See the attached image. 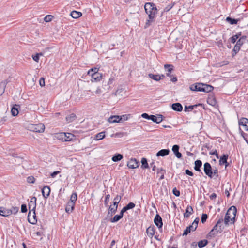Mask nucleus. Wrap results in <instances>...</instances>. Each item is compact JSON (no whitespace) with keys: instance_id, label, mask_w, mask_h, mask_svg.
<instances>
[{"instance_id":"obj_1","label":"nucleus","mask_w":248,"mask_h":248,"mask_svg":"<svg viewBox=\"0 0 248 248\" xmlns=\"http://www.w3.org/2000/svg\"><path fill=\"white\" fill-rule=\"evenodd\" d=\"M144 10L146 14L148 15V19H146L144 25V28L146 29L155 22L158 10L156 5L153 2H146L144 4Z\"/></svg>"},{"instance_id":"obj_2","label":"nucleus","mask_w":248,"mask_h":248,"mask_svg":"<svg viewBox=\"0 0 248 248\" xmlns=\"http://www.w3.org/2000/svg\"><path fill=\"white\" fill-rule=\"evenodd\" d=\"M214 87L211 85L202 82L192 84L189 87V89L192 91L204 93H210L214 90Z\"/></svg>"},{"instance_id":"obj_3","label":"nucleus","mask_w":248,"mask_h":248,"mask_svg":"<svg viewBox=\"0 0 248 248\" xmlns=\"http://www.w3.org/2000/svg\"><path fill=\"white\" fill-rule=\"evenodd\" d=\"M28 129L30 131L37 132L42 133L45 129V126L42 123H39L37 124H29L28 125Z\"/></svg>"},{"instance_id":"obj_4","label":"nucleus","mask_w":248,"mask_h":248,"mask_svg":"<svg viewBox=\"0 0 248 248\" xmlns=\"http://www.w3.org/2000/svg\"><path fill=\"white\" fill-rule=\"evenodd\" d=\"M36 201L37 198L35 197H32L31 198L30 201L28 203V207L29 210L28 216H30L31 211H35L36 207Z\"/></svg>"},{"instance_id":"obj_5","label":"nucleus","mask_w":248,"mask_h":248,"mask_svg":"<svg viewBox=\"0 0 248 248\" xmlns=\"http://www.w3.org/2000/svg\"><path fill=\"white\" fill-rule=\"evenodd\" d=\"M213 168L209 162H205L203 165V170L206 175L210 178H212Z\"/></svg>"},{"instance_id":"obj_6","label":"nucleus","mask_w":248,"mask_h":248,"mask_svg":"<svg viewBox=\"0 0 248 248\" xmlns=\"http://www.w3.org/2000/svg\"><path fill=\"white\" fill-rule=\"evenodd\" d=\"M154 222L159 229H162V218L158 214H156L154 219Z\"/></svg>"},{"instance_id":"obj_7","label":"nucleus","mask_w":248,"mask_h":248,"mask_svg":"<svg viewBox=\"0 0 248 248\" xmlns=\"http://www.w3.org/2000/svg\"><path fill=\"white\" fill-rule=\"evenodd\" d=\"M139 162L135 158H131L127 162V166L130 169H135L139 166Z\"/></svg>"},{"instance_id":"obj_8","label":"nucleus","mask_w":248,"mask_h":248,"mask_svg":"<svg viewBox=\"0 0 248 248\" xmlns=\"http://www.w3.org/2000/svg\"><path fill=\"white\" fill-rule=\"evenodd\" d=\"M201 106L205 109L204 105L202 103H198L193 105L185 106L184 111L185 112L191 111L194 108H196L197 107Z\"/></svg>"},{"instance_id":"obj_9","label":"nucleus","mask_w":248,"mask_h":248,"mask_svg":"<svg viewBox=\"0 0 248 248\" xmlns=\"http://www.w3.org/2000/svg\"><path fill=\"white\" fill-rule=\"evenodd\" d=\"M50 187L48 186H44L41 190L42 195L44 199H47L50 195Z\"/></svg>"},{"instance_id":"obj_10","label":"nucleus","mask_w":248,"mask_h":248,"mask_svg":"<svg viewBox=\"0 0 248 248\" xmlns=\"http://www.w3.org/2000/svg\"><path fill=\"white\" fill-rule=\"evenodd\" d=\"M207 103L212 106H216L217 104L216 98L213 93L209 94L208 97L207 99Z\"/></svg>"},{"instance_id":"obj_11","label":"nucleus","mask_w":248,"mask_h":248,"mask_svg":"<svg viewBox=\"0 0 248 248\" xmlns=\"http://www.w3.org/2000/svg\"><path fill=\"white\" fill-rule=\"evenodd\" d=\"M202 165V162L201 160L197 159L194 162V170L198 172H200L202 175H203V172L202 171L201 168Z\"/></svg>"},{"instance_id":"obj_12","label":"nucleus","mask_w":248,"mask_h":248,"mask_svg":"<svg viewBox=\"0 0 248 248\" xmlns=\"http://www.w3.org/2000/svg\"><path fill=\"white\" fill-rule=\"evenodd\" d=\"M118 207L110 204L108 207L107 217H109L114 215L117 211Z\"/></svg>"},{"instance_id":"obj_13","label":"nucleus","mask_w":248,"mask_h":248,"mask_svg":"<svg viewBox=\"0 0 248 248\" xmlns=\"http://www.w3.org/2000/svg\"><path fill=\"white\" fill-rule=\"evenodd\" d=\"M10 81L7 79L2 81L0 83V96L2 95L4 93L6 85Z\"/></svg>"},{"instance_id":"obj_14","label":"nucleus","mask_w":248,"mask_h":248,"mask_svg":"<svg viewBox=\"0 0 248 248\" xmlns=\"http://www.w3.org/2000/svg\"><path fill=\"white\" fill-rule=\"evenodd\" d=\"M91 77V81L93 82H99L102 79L103 75L102 73H99L98 74H93L89 75Z\"/></svg>"},{"instance_id":"obj_15","label":"nucleus","mask_w":248,"mask_h":248,"mask_svg":"<svg viewBox=\"0 0 248 248\" xmlns=\"http://www.w3.org/2000/svg\"><path fill=\"white\" fill-rule=\"evenodd\" d=\"M247 123H248V119L245 117H242L238 121L239 125L243 126L246 131H248Z\"/></svg>"},{"instance_id":"obj_16","label":"nucleus","mask_w":248,"mask_h":248,"mask_svg":"<svg viewBox=\"0 0 248 248\" xmlns=\"http://www.w3.org/2000/svg\"><path fill=\"white\" fill-rule=\"evenodd\" d=\"M146 233L149 237L152 238L155 235V228L154 225H151L146 229Z\"/></svg>"},{"instance_id":"obj_17","label":"nucleus","mask_w":248,"mask_h":248,"mask_svg":"<svg viewBox=\"0 0 248 248\" xmlns=\"http://www.w3.org/2000/svg\"><path fill=\"white\" fill-rule=\"evenodd\" d=\"M170 150L169 149H161L158 151L156 154L157 157H164L169 155Z\"/></svg>"},{"instance_id":"obj_18","label":"nucleus","mask_w":248,"mask_h":248,"mask_svg":"<svg viewBox=\"0 0 248 248\" xmlns=\"http://www.w3.org/2000/svg\"><path fill=\"white\" fill-rule=\"evenodd\" d=\"M20 107V105L18 104H15L12 106L11 110V112L12 116H17L19 113V109Z\"/></svg>"},{"instance_id":"obj_19","label":"nucleus","mask_w":248,"mask_h":248,"mask_svg":"<svg viewBox=\"0 0 248 248\" xmlns=\"http://www.w3.org/2000/svg\"><path fill=\"white\" fill-rule=\"evenodd\" d=\"M194 213L193 207L191 205H188L186 209L185 212L184 213L185 218H188L190 215Z\"/></svg>"},{"instance_id":"obj_20","label":"nucleus","mask_w":248,"mask_h":248,"mask_svg":"<svg viewBox=\"0 0 248 248\" xmlns=\"http://www.w3.org/2000/svg\"><path fill=\"white\" fill-rule=\"evenodd\" d=\"M171 108L175 111L181 112L183 110V106L182 104L178 102L172 104Z\"/></svg>"},{"instance_id":"obj_21","label":"nucleus","mask_w":248,"mask_h":248,"mask_svg":"<svg viewBox=\"0 0 248 248\" xmlns=\"http://www.w3.org/2000/svg\"><path fill=\"white\" fill-rule=\"evenodd\" d=\"M75 204L71 202H68L65 206V211L68 214L72 213L75 209Z\"/></svg>"},{"instance_id":"obj_22","label":"nucleus","mask_w":248,"mask_h":248,"mask_svg":"<svg viewBox=\"0 0 248 248\" xmlns=\"http://www.w3.org/2000/svg\"><path fill=\"white\" fill-rule=\"evenodd\" d=\"M229 155L227 154H223L219 156V164L220 166L224 165L228 161Z\"/></svg>"},{"instance_id":"obj_23","label":"nucleus","mask_w":248,"mask_h":248,"mask_svg":"<svg viewBox=\"0 0 248 248\" xmlns=\"http://www.w3.org/2000/svg\"><path fill=\"white\" fill-rule=\"evenodd\" d=\"M12 214L10 209H7L3 207H0V215L3 217H8Z\"/></svg>"},{"instance_id":"obj_24","label":"nucleus","mask_w":248,"mask_h":248,"mask_svg":"<svg viewBox=\"0 0 248 248\" xmlns=\"http://www.w3.org/2000/svg\"><path fill=\"white\" fill-rule=\"evenodd\" d=\"M240 20V18L235 19L232 18L231 16L227 17L225 19V21L231 25H236Z\"/></svg>"},{"instance_id":"obj_25","label":"nucleus","mask_w":248,"mask_h":248,"mask_svg":"<svg viewBox=\"0 0 248 248\" xmlns=\"http://www.w3.org/2000/svg\"><path fill=\"white\" fill-rule=\"evenodd\" d=\"M196 230V229H195L194 226L190 224L188 226L186 227V229L184 230L183 233V236H186L189 233H190L191 231L193 232L195 231Z\"/></svg>"},{"instance_id":"obj_26","label":"nucleus","mask_w":248,"mask_h":248,"mask_svg":"<svg viewBox=\"0 0 248 248\" xmlns=\"http://www.w3.org/2000/svg\"><path fill=\"white\" fill-rule=\"evenodd\" d=\"M141 117L143 118L148 119V120H151L153 122L154 121H157L156 120V116L154 115H149L148 113H143L141 114Z\"/></svg>"},{"instance_id":"obj_27","label":"nucleus","mask_w":248,"mask_h":248,"mask_svg":"<svg viewBox=\"0 0 248 248\" xmlns=\"http://www.w3.org/2000/svg\"><path fill=\"white\" fill-rule=\"evenodd\" d=\"M157 175H159V180L164 179V175L166 173V170L163 168H157Z\"/></svg>"},{"instance_id":"obj_28","label":"nucleus","mask_w":248,"mask_h":248,"mask_svg":"<svg viewBox=\"0 0 248 248\" xmlns=\"http://www.w3.org/2000/svg\"><path fill=\"white\" fill-rule=\"evenodd\" d=\"M65 141H74L76 139V137L74 135L70 133H65Z\"/></svg>"},{"instance_id":"obj_29","label":"nucleus","mask_w":248,"mask_h":248,"mask_svg":"<svg viewBox=\"0 0 248 248\" xmlns=\"http://www.w3.org/2000/svg\"><path fill=\"white\" fill-rule=\"evenodd\" d=\"M123 158V155L122 154H121L120 153H116L114 154L112 157V160L113 162H116L120 161L121 159H122Z\"/></svg>"},{"instance_id":"obj_30","label":"nucleus","mask_w":248,"mask_h":248,"mask_svg":"<svg viewBox=\"0 0 248 248\" xmlns=\"http://www.w3.org/2000/svg\"><path fill=\"white\" fill-rule=\"evenodd\" d=\"M123 218V217L119 214L115 215L113 217H111L109 220L111 223H116L119 221L120 219Z\"/></svg>"},{"instance_id":"obj_31","label":"nucleus","mask_w":248,"mask_h":248,"mask_svg":"<svg viewBox=\"0 0 248 248\" xmlns=\"http://www.w3.org/2000/svg\"><path fill=\"white\" fill-rule=\"evenodd\" d=\"M141 168L142 169H149V166L148 163V160L147 158L143 157L141 160Z\"/></svg>"},{"instance_id":"obj_32","label":"nucleus","mask_w":248,"mask_h":248,"mask_svg":"<svg viewBox=\"0 0 248 248\" xmlns=\"http://www.w3.org/2000/svg\"><path fill=\"white\" fill-rule=\"evenodd\" d=\"M209 243V241L207 239H203L197 242L198 247L199 248H202L205 247Z\"/></svg>"},{"instance_id":"obj_33","label":"nucleus","mask_w":248,"mask_h":248,"mask_svg":"<svg viewBox=\"0 0 248 248\" xmlns=\"http://www.w3.org/2000/svg\"><path fill=\"white\" fill-rule=\"evenodd\" d=\"M77 118L76 115L74 113H71L69 115H68L66 117V120L67 122L70 123L74 121Z\"/></svg>"},{"instance_id":"obj_34","label":"nucleus","mask_w":248,"mask_h":248,"mask_svg":"<svg viewBox=\"0 0 248 248\" xmlns=\"http://www.w3.org/2000/svg\"><path fill=\"white\" fill-rule=\"evenodd\" d=\"M70 15L73 18H78L82 16V14L80 12L73 11L71 12Z\"/></svg>"},{"instance_id":"obj_35","label":"nucleus","mask_w":248,"mask_h":248,"mask_svg":"<svg viewBox=\"0 0 248 248\" xmlns=\"http://www.w3.org/2000/svg\"><path fill=\"white\" fill-rule=\"evenodd\" d=\"M148 77L150 78H151L156 81H158L160 80H161V78L159 77V75H158V74H154L150 73L148 74Z\"/></svg>"},{"instance_id":"obj_36","label":"nucleus","mask_w":248,"mask_h":248,"mask_svg":"<svg viewBox=\"0 0 248 248\" xmlns=\"http://www.w3.org/2000/svg\"><path fill=\"white\" fill-rule=\"evenodd\" d=\"M98 71H99L98 68H97L95 67H93V68H91L87 72V75H93V74H98V73H99Z\"/></svg>"},{"instance_id":"obj_37","label":"nucleus","mask_w":248,"mask_h":248,"mask_svg":"<svg viewBox=\"0 0 248 248\" xmlns=\"http://www.w3.org/2000/svg\"><path fill=\"white\" fill-rule=\"evenodd\" d=\"M240 48L241 47H240L238 45L235 44L232 51V56H235L240 51Z\"/></svg>"},{"instance_id":"obj_38","label":"nucleus","mask_w":248,"mask_h":248,"mask_svg":"<svg viewBox=\"0 0 248 248\" xmlns=\"http://www.w3.org/2000/svg\"><path fill=\"white\" fill-rule=\"evenodd\" d=\"M105 137V131H102V132H99V133H97L95 135V139L96 140H102Z\"/></svg>"},{"instance_id":"obj_39","label":"nucleus","mask_w":248,"mask_h":248,"mask_svg":"<svg viewBox=\"0 0 248 248\" xmlns=\"http://www.w3.org/2000/svg\"><path fill=\"white\" fill-rule=\"evenodd\" d=\"M77 199H78L77 193L76 192H73L72 194V195H71L70 199L69 202H71L72 203H73L74 204H75L76 202L77 201Z\"/></svg>"},{"instance_id":"obj_40","label":"nucleus","mask_w":248,"mask_h":248,"mask_svg":"<svg viewBox=\"0 0 248 248\" xmlns=\"http://www.w3.org/2000/svg\"><path fill=\"white\" fill-rule=\"evenodd\" d=\"M239 133L241 134V135L243 137V138H244V140L246 141L247 143L248 144V134H247V133H245L241 129L240 127H239Z\"/></svg>"},{"instance_id":"obj_41","label":"nucleus","mask_w":248,"mask_h":248,"mask_svg":"<svg viewBox=\"0 0 248 248\" xmlns=\"http://www.w3.org/2000/svg\"><path fill=\"white\" fill-rule=\"evenodd\" d=\"M33 212V219H32V221H31L30 219H29V216H28V222L31 224H36L37 222V216H36V213H35V211H32Z\"/></svg>"},{"instance_id":"obj_42","label":"nucleus","mask_w":248,"mask_h":248,"mask_svg":"<svg viewBox=\"0 0 248 248\" xmlns=\"http://www.w3.org/2000/svg\"><path fill=\"white\" fill-rule=\"evenodd\" d=\"M164 68L169 73H171L174 70V66L172 64H166L164 65Z\"/></svg>"},{"instance_id":"obj_43","label":"nucleus","mask_w":248,"mask_h":248,"mask_svg":"<svg viewBox=\"0 0 248 248\" xmlns=\"http://www.w3.org/2000/svg\"><path fill=\"white\" fill-rule=\"evenodd\" d=\"M212 229L217 232L221 233L223 231L224 227H222L221 225L218 226V225L216 224Z\"/></svg>"},{"instance_id":"obj_44","label":"nucleus","mask_w":248,"mask_h":248,"mask_svg":"<svg viewBox=\"0 0 248 248\" xmlns=\"http://www.w3.org/2000/svg\"><path fill=\"white\" fill-rule=\"evenodd\" d=\"M120 201L121 196H118V195H117L114 198L113 202H112V205L118 207V204L120 202Z\"/></svg>"},{"instance_id":"obj_45","label":"nucleus","mask_w":248,"mask_h":248,"mask_svg":"<svg viewBox=\"0 0 248 248\" xmlns=\"http://www.w3.org/2000/svg\"><path fill=\"white\" fill-rule=\"evenodd\" d=\"M234 208V212H232V214L233 215V217H232V218H231V221H232V222H231V224H234L237 220L236 218V214H237V208L236 207H233L232 208V209Z\"/></svg>"},{"instance_id":"obj_46","label":"nucleus","mask_w":248,"mask_h":248,"mask_svg":"<svg viewBox=\"0 0 248 248\" xmlns=\"http://www.w3.org/2000/svg\"><path fill=\"white\" fill-rule=\"evenodd\" d=\"M215 230H213V229H211V230L206 235V238L207 239H210L212 237H215L216 233H217Z\"/></svg>"},{"instance_id":"obj_47","label":"nucleus","mask_w":248,"mask_h":248,"mask_svg":"<svg viewBox=\"0 0 248 248\" xmlns=\"http://www.w3.org/2000/svg\"><path fill=\"white\" fill-rule=\"evenodd\" d=\"M65 133H60L57 134V138L62 141H65Z\"/></svg>"},{"instance_id":"obj_48","label":"nucleus","mask_w":248,"mask_h":248,"mask_svg":"<svg viewBox=\"0 0 248 248\" xmlns=\"http://www.w3.org/2000/svg\"><path fill=\"white\" fill-rule=\"evenodd\" d=\"M136 206V204L132 202H130L127 204L124 207L127 210L133 209Z\"/></svg>"},{"instance_id":"obj_49","label":"nucleus","mask_w":248,"mask_h":248,"mask_svg":"<svg viewBox=\"0 0 248 248\" xmlns=\"http://www.w3.org/2000/svg\"><path fill=\"white\" fill-rule=\"evenodd\" d=\"M175 5V2H171L170 4L168 5L164 9L163 11L164 12H167L169 11Z\"/></svg>"},{"instance_id":"obj_50","label":"nucleus","mask_w":248,"mask_h":248,"mask_svg":"<svg viewBox=\"0 0 248 248\" xmlns=\"http://www.w3.org/2000/svg\"><path fill=\"white\" fill-rule=\"evenodd\" d=\"M110 197V195L109 194H108L105 196L104 200V205L106 207H107L108 205Z\"/></svg>"},{"instance_id":"obj_51","label":"nucleus","mask_w":248,"mask_h":248,"mask_svg":"<svg viewBox=\"0 0 248 248\" xmlns=\"http://www.w3.org/2000/svg\"><path fill=\"white\" fill-rule=\"evenodd\" d=\"M103 88L104 89L105 91L108 92L111 88V86L108 85L106 82H104V81H103Z\"/></svg>"},{"instance_id":"obj_52","label":"nucleus","mask_w":248,"mask_h":248,"mask_svg":"<svg viewBox=\"0 0 248 248\" xmlns=\"http://www.w3.org/2000/svg\"><path fill=\"white\" fill-rule=\"evenodd\" d=\"M218 169L217 167H215L214 168H213L212 170V178L214 177V176H215L216 178H217L218 177Z\"/></svg>"},{"instance_id":"obj_53","label":"nucleus","mask_w":248,"mask_h":248,"mask_svg":"<svg viewBox=\"0 0 248 248\" xmlns=\"http://www.w3.org/2000/svg\"><path fill=\"white\" fill-rule=\"evenodd\" d=\"M42 54L40 53H36L35 55H32V57L33 60L36 62H38L39 60L40 55H42Z\"/></svg>"},{"instance_id":"obj_54","label":"nucleus","mask_w":248,"mask_h":248,"mask_svg":"<svg viewBox=\"0 0 248 248\" xmlns=\"http://www.w3.org/2000/svg\"><path fill=\"white\" fill-rule=\"evenodd\" d=\"M208 217V216L207 214L203 213L201 217L202 222V223H204L206 221Z\"/></svg>"},{"instance_id":"obj_55","label":"nucleus","mask_w":248,"mask_h":248,"mask_svg":"<svg viewBox=\"0 0 248 248\" xmlns=\"http://www.w3.org/2000/svg\"><path fill=\"white\" fill-rule=\"evenodd\" d=\"M53 17V16L51 15H48L46 16L44 18V21L46 22H50L52 18Z\"/></svg>"},{"instance_id":"obj_56","label":"nucleus","mask_w":248,"mask_h":248,"mask_svg":"<svg viewBox=\"0 0 248 248\" xmlns=\"http://www.w3.org/2000/svg\"><path fill=\"white\" fill-rule=\"evenodd\" d=\"M108 121L110 123H118L117 119H115V115L111 116L108 119Z\"/></svg>"},{"instance_id":"obj_57","label":"nucleus","mask_w":248,"mask_h":248,"mask_svg":"<svg viewBox=\"0 0 248 248\" xmlns=\"http://www.w3.org/2000/svg\"><path fill=\"white\" fill-rule=\"evenodd\" d=\"M238 39L236 38V36L233 35L231 37H230L228 41H229V42H231V43L234 44L235 42H236Z\"/></svg>"},{"instance_id":"obj_58","label":"nucleus","mask_w":248,"mask_h":248,"mask_svg":"<svg viewBox=\"0 0 248 248\" xmlns=\"http://www.w3.org/2000/svg\"><path fill=\"white\" fill-rule=\"evenodd\" d=\"M179 145L177 144L174 145L172 147V151L173 152L174 154L178 152L179 151Z\"/></svg>"},{"instance_id":"obj_59","label":"nucleus","mask_w":248,"mask_h":248,"mask_svg":"<svg viewBox=\"0 0 248 248\" xmlns=\"http://www.w3.org/2000/svg\"><path fill=\"white\" fill-rule=\"evenodd\" d=\"M199 221V218L198 217H197L194 219L193 223L191 224V225H193V226H194L195 229H196L197 228Z\"/></svg>"},{"instance_id":"obj_60","label":"nucleus","mask_w":248,"mask_h":248,"mask_svg":"<svg viewBox=\"0 0 248 248\" xmlns=\"http://www.w3.org/2000/svg\"><path fill=\"white\" fill-rule=\"evenodd\" d=\"M163 115L161 114L158 115V116H156L157 121H154V122L156 123V124H159L163 120Z\"/></svg>"},{"instance_id":"obj_61","label":"nucleus","mask_w":248,"mask_h":248,"mask_svg":"<svg viewBox=\"0 0 248 248\" xmlns=\"http://www.w3.org/2000/svg\"><path fill=\"white\" fill-rule=\"evenodd\" d=\"M27 181L29 183L33 184L35 182V178L32 176H30L27 177Z\"/></svg>"},{"instance_id":"obj_62","label":"nucleus","mask_w":248,"mask_h":248,"mask_svg":"<svg viewBox=\"0 0 248 248\" xmlns=\"http://www.w3.org/2000/svg\"><path fill=\"white\" fill-rule=\"evenodd\" d=\"M172 193L176 197H179L180 196V192L179 190L177 189L176 187L173 188Z\"/></svg>"},{"instance_id":"obj_63","label":"nucleus","mask_w":248,"mask_h":248,"mask_svg":"<svg viewBox=\"0 0 248 248\" xmlns=\"http://www.w3.org/2000/svg\"><path fill=\"white\" fill-rule=\"evenodd\" d=\"M27 207L26 204H22L21 206V212L23 213H25L27 212Z\"/></svg>"},{"instance_id":"obj_64","label":"nucleus","mask_w":248,"mask_h":248,"mask_svg":"<svg viewBox=\"0 0 248 248\" xmlns=\"http://www.w3.org/2000/svg\"><path fill=\"white\" fill-rule=\"evenodd\" d=\"M19 211V207H12V209H10V211H11L12 214H16Z\"/></svg>"}]
</instances>
